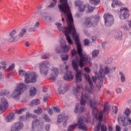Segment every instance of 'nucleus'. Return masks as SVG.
I'll list each match as a JSON object with an SVG mask.
<instances>
[{"instance_id": "f257e3e1", "label": "nucleus", "mask_w": 131, "mask_h": 131, "mask_svg": "<svg viewBox=\"0 0 131 131\" xmlns=\"http://www.w3.org/2000/svg\"><path fill=\"white\" fill-rule=\"evenodd\" d=\"M58 9L60 12L63 13V15H64L65 16H67V22L68 27L62 28V24L59 23H55V25H56L59 31H63L66 37L67 40L70 45H73V41H72L69 35L72 34V36L75 40L77 46V51L78 55H79L80 57V59L76 56V59L72 60V65L73 69L76 71V78L77 81H81V71L78 70V66L82 68V67H84L85 64L91 63V57L82 53V47H81L80 41L79 40L78 34L76 33V30H75V28L74 27L73 17L70 12L69 6H58Z\"/></svg>"}, {"instance_id": "f03ea898", "label": "nucleus", "mask_w": 131, "mask_h": 131, "mask_svg": "<svg viewBox=\"0 0 131 131\" xmlns=\"http://www.w3.org/2000/svg\"><path fill=\"white\" fill-rule=\"evenodd\" d=\"M89 100L90 102V104L91 107L93 108V114L96 117L97 120H99L98 118H99V116H98V109L97 108V106H96V101L90 99V97L86 94H83V93H82V96L80 100V103L82 106H84L86 103V101Z\"/></svg>"}, {"instance_id": "7ed1b4c3", "label": "nucleus", "mask_w": 131, "mask_h": 131, "mask_svg": "<svg viewBox=\"0 0 131 131\" xmlns=\"http://www.w3.org/2000/svg\"><path fill=\"white\" fill-rule=\"evenodd\" d=\"M19 76H25V82L26 83H34L36 82V79L37 78V75L34 72H26L23 70H20L18 71Z\"/></svg>"}, {"instance_id": "20e7f679", "label": "nucleus", "mask_w": 131, "mask_h": 131, "mask_svg": "<svg viewBox=\"0 0 131 131\" xmlns=\"http://www.w3.org/2000/svg\"><path fill=\"white\" fill-rule=\"evenodd\" d=\"M30 117L34 119L32 121V128L33 129H35V128H36V127L39 125L38 131H45V129L43 128V124H40V119H38L37 116L31 114L29 112L27 113L26 118H30Z\"/></svg>"}, {"instance_id": "39448f33", "label": "nucleus", "mask_w": 131, "mask_h": 131, "mask_svg": "<svg viewBox=\"0 0 131 131\" xmlns=\"http://www.w3.org/2000/svg\"><path fill=\"white\" fill-rule=\"evenodd\" d=\"M77 126L79 129H81L82 130H88V126L83 121V117H81L78 119L76 124L69 125L68 127L67 131L74 130Z\"/></svg>"}, {"instance_id": "423d86ee", "label": "nucleus", "mask_w": 131, "mask_h": 131, "mask_svg": "<svg viewBox=\"0 0 131 131\" xmlns=\"http://www.w3.org/2000/svg\"><path fill=\"white\" fill-rule=\"evenodd\" d=\"M26 90V85L23 83H20L17 85L15 90L13 91L12 97L13 99H17L19 98V96Z\"/></svg>"}, {"instance_id": "0eeeda50", "label": "nucleus", "mask_w": 131, "mask_h": 131, "mask_svg": "<svg viewBox=\"0 0 131 131\" xmlns=\"http://www.w3.org/2000/svg\"><path fill=\"white\" fill-rule=\"evenodd\" d=\"M39 68L41 74L48 75L49 73V68H50V62L48 60L41 62L39 64Z\"/></svg>"}, {"instance_id": "6e6552de", "label": "nucleus", "mask_w": 131, "mask_h": 131, "mask_svg": "<svg viewBox=\"0 0 131 131\" xmlns=\"http://www.w3.org/2000/svg\"><path fill=\"white\" fill-rule=\"evenodd\" d=\"M116 69V67L110 68L109 66H106L104 68L102 66L100 67L99 73L100 75L101 78H105V75H107V74H110L112 73Z\"/></svg>"}, {"instance_id": "1a4fd4ad", "label": "nucleus", "mask_w": 131, "mask_h": 131, "mask_svg": "<svg viewBox=\"0 0 131 131\" xmlns=\"http://www.w3.org/2000/svg\"><path fill=\"white\" fill-rule=\"evenodd\" d=\"M98 22V18L96 17H86L85 18L84 25L87 27H91L92 25H93V26L97 25Z\"/></svg>"}, {"instance_id": "9d476101", "label": "nucleus", "mask_w": 131, "mask_h": 131, "mask_svg": "<svg viewBox=\"0 0 131 131\" xmlns=\"http://www.w3.org/2000/svg\"><path fill=\"white\" fill-rule=\"evenodd\" d=\"M104 24L106 26H112L114 23V18L111 14H106L104 15Z\"/></svg>"}, {"instance_id": "9b49d317", "label": "nucleus", "mask_w": 131, "mask_h": 131, "mask_svg": "<svg viewBox=\"0 0 131 131\" xmlns=\"http://www.w3.org/2000/svg\"><path fill=\"white\" fill-rule=\"evenodd\" d=\"M9 36L10 37L8 39L9 42L19 40V37L17 36V30L16 29H13L9 33Z\"/></svg>"}, {"instance_id": "f8f14e48", "label": "nucleus", "mask_w": 131, "mask_h": 131, "mask_svg": "<svg viewBox=\"0 0 131 131\" xmlns=\"http://www.w3.org/2000/svg\"><path fill=\"white\" fill-rule=\"evenodd\" d=\"M120 18L122 20H125L129 17V12L128 9L127 8L124 7L120 10Z\"/></svg>"}, {"instance_id": "ddd939ff", "label": "nucleus", "mask_w": 131, "mask_h": 131, "mask_svg": "<svg viewBox=\"0 0 131 131\" xmlns=\"http://www.w3.org/2000/svg\"><path fill=\"white\" fill-rule=\"evenodd\" d=\"M24 125L22 122H17L13 124L11 127L12 131H20L21 129H23Z\"/></svg>"}, {"instance_id": "4468645a", "label": "nucleus", "mask_w": 131, "mask_h": 131, "mask_svg": "<svg viewBox=\"0 0 131 131\" xmlns=\"http://www.w3.org/2000/svg\"><path fill=\"white\" fill-rule=\"evenodd\" d=\"M9 107V103L6 98L3 97L1 99V102L0 103V111H6Z\"/></svg>"}, {"instance_id": "2eb2a0df", "label": "nucleus", "mask_w": 131, "mask_h": 131, "mask_svg": "<svg viewBox=\"0 0 131 131\" xmlns=\"http://www.w3.org/2000/svg\"><path fill=\"white\" fill-rule=\"evenodd\" d=\"M98 120L99 122H98L97 125L95 127L94 130L99 131L100 129H101V131H107V126L104 124H101L102 120Z\"/></svg>"}, {"instance_id": "dca6fc26", "label": "nucleus", "mask_w": 131, "mask_h": 131, "mask_svg": "<svg viewBox=\"0 0 131 131\" xmlns=\"http://www.w3.org/2000/svg\"><path fill=\"white\" fill-rule=\"evenodd\" d=\"M51 71L52 72L51 74V77L49 78L50 80H55L59 74V71L58 68L52 67L51 68Z\"/></svg>"}, {"instance_id": "f3484780", "label": "nucleus", "mask_w": 131, "mask_h": 131, "mask_svg": "<svg viewBox=\"0 0 131 131\" xmlns=\"http://www.w3.org/2000/svg\"><path fill=\"white\" fill-rule=\"evenodd\" d=\"M110 110V108H109V105L105 103L104 105L103 111H101L98 114V119H99V120H103V114H104V112H108Z\"/></svg>"}, {"instance_id": "a211bd4d", "label": "nucleus", "mask_w": 131, "mask_h": 131, "mask_svg": "<svg viewBox=\"0 0 131 131\" xmlns=\"http://www.w3.org/2000/svg\"><path fill=\"white\" fill-rule=\"evenodd\" d=\"M68 120V117L65 115V114L61 113L59 114L57 118V123H61V122H67Z\"/></svg>"}, {"instance_id": "6ab92c4d", "label": "nucleus", "mask_w": 131, "mask_h": 131, "mask_svg": "<svg viewBox=\"0 0 131 131\" xmlns=\"http://www.w3.org/2000/svg\"><path fill=\"white\" fill-rule=\"evenodd\" d=\"M26 33H27V29L26 28H21L20 32L18 34L19 40H20L22 37H24V36L26 35Z\"/></svg>"}, {"instance_id": "aec40b11", "label": "nucleus", "mask_w": 131, "mask_h": 131, "mask_svg": "<svg viewBox=\"0 0 131 131\" xmlns=\"http://www.w3.org/2000/svg\"><path fill=\"white\" fill-rule=\"evenodd\" d=\"M84 78L86 79V80L88 81L90 85V88L91 89V90L89 91V92L90 93H92V90H93V87L94 86V85H93V82L92 81V79H91V78L90 77V76L88 74H84Z\"/></svg>"}, {"instance_id": "412c9836", "label": "nucleus", "mask_w": 131, "mask_h": 131, "mask_svg": "<svg viewBox=\"0 0 131 131\" xmlns=\"http://www.w3.org/2000/svg\"><path fill=\"white\" fill-rule=\"evenodd\" d=\"M60 45L65 53H68V52L70 51L69 47L67 46L66 41L61 40Z\"/></svg>"}, {"instance_id": "4be33fe9", "label": "nucleus", "mask_w": 131, "mask_h": 131, "mask_svg": "<svg viewBox=\"0 0 131 131\" xmlns=\"http://www.w3.org/2000/svg\"><path fill=\"white\" fill-rule=\"evenodd\" d=\"M73 78H74V76L72 75V73H71V72H69L66 74L64 76V80H69V81L72 80Z\"/></svg>"}, {"instance_id": "5701e85b", "label": "nucleus", "mask_w": 131, "mask_h": 131, "mask_svg": "<svg viewBox=\"0 0 131 131\" xmlns=\"http://www.w3.org/2000/svg\"><path fill=\"white\" fill-rule=\"evenodd\" d=\"M40 104V101L39 99H34L30 103V106L31 107H34V106H37Z\"/></svg>"}, {"instance_id": "b1692460", "label": "nucleus", "mask_w": 131, "mask_h": 131, "mask_svg": "<svg viewBox=\"0 0 131 131\" xmlns=\"http://www.w3.org/2000/svg\"><path fill=\"white\" fill-rule=\"evenodd\" d=\"M36 95V89L34 87H30L29 89V95L31 97H34Z\"/></svg>"}, {"instance_id": "393cba45", "label": "nucleus", "mask_w": 131, "mask_h": 131, "mask_svg": "<svg viewBox=\"0 0 131 131\" xmlns=\"http://www.w3.org/2000/svg\"><path fill=\"white\" fill-rule=\"evenodd\" d=\"M14 116H15L14 113L10 114L6 117L5 119L6 121H7V122H10V121H12V120L14 119Z\"/></svg>"}, {"instance_id": "a878e982", "label": "nucleus", "mask_w": 131, "mask_h": 131, "mask_svg": "<svg viewBox=\"0 0 131 131\" xmlns=\"http://www.w3.org/2000/svg\"><path fill=\"white\" fill-rule=\"evenodd\" d=\"M119 75L120 76L121 82H122V83H124L126 81L125 75L122 72H119Z\"/></svg>"}, {"instance_id": "bb28decb", "label": "nucleus", "mask_w": 131, "mask_h": 131, "mask_svg": "<svg viewBox=\"0 0 131 131\" xmlns=\"http://www.w3.org/2000/svg\"><path fill=\"white\" fill-rule=\"evenodd\" d=\"M26 110H27V107H22L19 110H16V113H17V114H22L23 112H25Z\"/></svg>"}, {"instance_id": "cd10ccee", "label": "nucleus", "mask_w": 131, "mask_h": 131, "mask_svg": "<svg viewBox=\"0 0 131 131\" xmlns=\"http://www.w3.org/2000/svg\"><path fill=\"white\" fill-rule=\"evenodd\" d=\"M34 113H35L36 114H39V115H40V114L42 113V108H41L40 106H38L37 107V110H34Z\"/></svg>"}, {"instance_id": "c85d7f7f", "label": "nucleus", "mask_w": 131, "mask_h": 131, "mask_svg": "<svg viewBox=\"0 0 131 131\" xmlns=\"http://www.w3.org/2000/svg\"><path fill=\"white\" fill-rule=\"evenodd\" d=\"M42 117L43 119L45 120V121L46 122H51V119L50 118H49V116H48V115H47L46 114H43L42 115Z\"/></svg>"}, {"instance_id": "c756f323", "label": "nucleus", "mask_w": 131, "mask_h": 131, "mask_svg": "<svg viewBox=\"0 0 131 131\" xmlns=\"http://www.w3.org/2000/svg\"><path fill=\"white\" fill-rule=\"evenodd\" d=\"M99 54H100V51L98 50H95L93 52L92 56L94 58H96L99 56Z\"/></svg>"}, {"instance_id": "7c9ffc66", "label": "nucleus", "mask_w": 131, "mask_h": 131, "mask_svg": "<svg viewBox=\"0 0 131 131\" xmlns=\"http://www.w3.org/2000/svg\"><path fill=\"white\" fill-rule=\"evenodd\" d=\"M122 36V31H119L117 32L116 34V38H117V39H121Z\"/></svg>"}, {"instance_id": "2f4dec72", "label": "nucleus", "mask_w": 131, "mask_h": 131, "mask_svg": "<svg viewBox=\"0 0 131 131\" xmlns=\"http://www.w3.org/2000/svg\"><path fill=\"white\" fill-rule=\"evenodd\" d=\"M90 3H91L92 5L97 6V5L100 4V0H90Z\"/></svg>"}, {"instance_id": "473e14b6", "label": "nucleus", "mask_w": 131, "mask_h": 131, "mask_svg": "<svg viewBox=\"0 0 131 131\" xmlns=\"http://www.w3.org/2000/svg\"><path fill=\"white\" fill-rule=\"evenodd\" d=\"M80 89H81V86L77 85V88H75L74 89V91H73L74 94L75 95H77V94H78V92H79L78 90H80Z\"/></svg>"}, {"instance_id": "72a5a7b5", "label": "nucleus", "mask_w": 131, "mask_h": 131, "mask_svg": "<svg viewBox=\"0 0 131 131\" xmlns=\"http://www.w3.org/2000/svg\"><path fill=\"white\" fill-rule=\"evenodd\" d=\"M61 58L62 61H68V58H69V56L68 55V54L62 55H61Z\"/></svg>"}, {"instance_id": "f704fd0d", "label": "nucleus", "mask_w": 131, "mask_h": 131, "mask_svg": "<svg viewBox=\"0 0 131 131\" xmlns=\"http://www.w3.org/2000/svg\"><path fill=\"white\" fill-rule=\"evenodd\" d=\"M75 5L76 7H80L81 6H82V2L79 1V0H76L75 2Z\"/></svg>"}, {"instance_id": "c9c22d12", "label": "nucleus", "mask_w": 131, "mask_h": 131, "mask_svg": "<svg viewBox=\"0 0 131 131\" xmlns=\"http://www.w3.org/2000/svg\"><path fill=\"white\" fill-rule=\"evenodd\" d=\"M78 11L79 12H84V11H85V6L82 4L78 8Z\"/></svg>"}, {"instance_id": "e433bc0d", "label": "nucleus", "mask_w": 131, "mask_h": 131, "mask_svg": "<svg viewBox=\"0 0 131 131\" xmlns=\"http://www.w3.org/2000/svg\"><path fill=\"white\" fill-rule=\"evenodd\" d=\"M53 3H51L50 5L49 6V8H54L56 5H57V0H52Z\"/></svg>"}, {"instance_id": "4c0bfd02", "label": "nucleus", "mask_w": 131, "mask_h": 131, "mask_svg": "<svg viewBox=\"0 0 131 131\" xmlns=\"http://www.w3.org/2000/svg\"><path fill=\"white\" fill-rule=\"evenodd\" d=\"M15 68V64L12 63L11 66H10L7 69V71H12V70H14V69Z\"/></svg>"}, {"instance_id": "58836bf2", "label": "nucleus", "mask_w": 131, "mask_h": 131, "mask_svg": "<svg viewBox=\"0 0 131 131\" xmlns=\"http://www.w3.org/2000/svg\"><path fill=\"white\" fill-rule=\"evenodd\" d=\"M53 108L54 112H56V113H60V108L58 107L54 106Z\"/></svg>"}, {"instance_id": "ea45409f", "label": "nucleus", "mask_w": 131, "mask_h": 131, "mask_svg": "<svg viewBox=\"0 0 131 131\" xmlns=\"http://www.w3.org/2000/svg\"><path fill=\"white\" fill-rule=\"evenodd\" d=\"M123 29H124V30H127V31H128V30H130V29L128 27V26H127V24H125L123 25Z\"/></svg>"}, {"instance_id": "a19ab883", "label": "nucleus", "mask_w": 131, "mask_h": 131, "mask_svg": "<svg viewBox=\"0 0 131 131\" xmlns=\"http://www.w3.org/2000/svg\"><path fill=\"white\" fill-rule=\"evenodd\" d=\"M1 65L3 66H2L3 69H6V68H7V66H8V65L5 61H2L1 62Z\"/></svg>"}, {"instance_id": "79ce46f5", "label": "nucleus", "mask_w": 131, "mask_h": 131, "mask_svg": "<svg viewBox=\"0 0 131 131\" xmlns=\"http://www.w3.org/2000/svg\"><path fill=\"white\" fill-rule=\"evenodd\" d=\"M40 17L41 18L42 17H46L47 16V12L44 11H41L40 14Z\"/></svg>"}, {"instance_id": "37998d69", "label": "nucleus", "mask_w": 131, "mask_h": 131, "mask_svg": "<svg viewBox=\"0 0 131 131\" xmlns=\"http://www.w3.org/2000/svg\"><path fill=\"white\" fill-rule=\"evenodd\" d=\"M114 3L116 6H122V3H121L120 1H115Z\"/></svg>"}, {"instance_id": "c03bdc74", "label": "nucleus", "mask_w": 131, "mask_h": 131, "mask_svg": "<svg viewBox=\"0 0 131 131\" xmlns=\"http://www.w3.org/2000/svg\"><path fill=\"white\" fill-rule=\"evenodd\" d=\"M113 111L115 113V114H116L117 113V111L118 110V108H117V106H114L113 107Z\"/></svg>"}, {"instance_id": "a18cd8bd", "label": "nucleus", "mask_w": 131, "mask_h": 131, "mask_svg": "<svg viewBox=\"0 0 131 131\" xmlns=\"http://www.w3.org/2000/svg\"><path fill=\"white\" fill-rule=\"evenodd\" d=\"M41 9V6H38L37 10L35 12V14H38V13L40 12Z\"/></svg>"}, {"instance_id": "49530a36", "label": "nucleus", "mask_w": 131, "mask_h": 131, "mask_svg": "<svg viewBox=\"0 0 131 131\" xmlns=\"http://www.w3.org/2000/svg\"><path fill=\"white\" fill-rule=\"evenodd\" d=\"M94 10H95V8H94L93 7H92V6L88 7V11L90 13L93 12V11H94Z\"/></svg>"}, {"instance_id": "de8ad7c7", "label": "nucleus", "mask_w": 131, "mask_h": 131, "mask_svg": "<svg viewBox=\"0 0 131 131\" xmlns=\"http://www.w3.org/2000/svg\"><path fill=\"white\" fill-rule=\"evenodd\" d=\"M90 43V41L88 39H85L84 40V46H88Z\"/></svg>"}, {"instance_id": "09e8293b", "label": "nucleus", "mask_w": 131, "mask_h": 131, "mask_svg": "<svg viewBox=\"0 0 131 131\" xmlns=\"http://www.w3.org/2000/svg\"><path fill=\"white\" fill-rule=\"evenodd\" d=\"M50 55L49 54H45L41 56L42 59H47L48 57H49Z\"/></svg>"}, {"instance_id": "8fccbe9b", "label": "nucleus", "mask_w": 131, "mask_h": 131, "mask_svg": "<svg viewBox=\"0 0 131 131\" xmlns=\"http://www.w3.org/2000/svg\"><path fill=\"white\" fill-rule=\"evenodd\" d=\"M116 93L118 94H121V92H122V90L121 88H117L116 89Z\"/></svg>"}, {"instance_id": "3c124183", "label": "nucleus", "mask_w": 131, "mask_h": 131, "mask_svg": "<svg viewBox=\"0 0 131 131\" xmlns=\"http://www.w3.org/2000/svg\"><path fill=\"white\" fill-rule=\"evenodd\" d=\"M84 71L87 72V73H90L91 72V70L90 69V68L89 67H85L84 68Z\"/></svg>"}, {"instance_id": "603ef678", "label": "nucleus", "mask_w": 131, "mask_h": 131, "mask_svg": "<svg viewBox=\"0 0 131 131\" xmlns=\"http://www.w3.org/2000/svg\"><path fill=\"white\" fill-rule=\"evenodd\" d=\"M48 113L50 115H53V114H54V112H53V110L51 108H49V110L48 111Z\"/></svg>"}, {"instance_id": "864d4df0", "label": "nucleus", "mask_w": 131, "mask_h": 131, "mask_svg": "<svg viewBox=\"0 0 131 131\" xmlns=\"http://www.w3.org/2000/svg\"><path fill=\"white\" fill-rule=\"evenodd\" d=\"M39 27V22L38 21H36V23H35L34 25V28H35V29L37 28V27Z\"/></svg>"}, {"instance_id": "5fc2aeb1", "label": "nucleus", "mask_w": 131, "mask_h": 131, "mask_svg": "<svg viewBox=\"0 0 131 131\" xmlns=\"http://www.w3.org/2000/svg\"><path fill=\"white\" fill-rule=\"evenodd\" d=\"M50 97V95H48V96H45L43 98V101L44 102H48V98Z\"/></svg>"}, {"instance_id": "6e6d98bb", "label": "nucleus", "mask_w": 131, "mask_h": 131, "mask_svg": "<svg viewBox=\"0 0 131 131\" xmlns=\"http://www.w3.org/2000/svg\"><path fill=\"white\" fill-rule=\"evenodd\" d=\"M58 94H59L60 95H61V94H63V95H64V94H65V92H63V91H62V90H61V89H60V88H58Z\"/></svg>"}, {"instance_id": "4d7b16f0", "label": "nucleus", "mask_w": 131, "mask_h": 131, "mask_svg": "<svg viewBox=\"0 0 131 131\" xmlns=\"http://www.w3.org/2000/svg\"><path fill=\"white\" fill-rule=\"evenodd\" d=\"M116 131H121V127L119 125H117L116 126Z\"/></svg>"}, {"instance_id": "13d9d810", "label": "nucleus", "mask_w": 131, "mask_h": 131, "mask_svg": "<svg viewBox=\"0 0 131 131\" xmlns=\"http://www.w3.org/2000/svg\"><path fill=\"white\" fill-rule=\"evenodd\" d=\"M63 90L64 92H67V91L69 90V86H68V85H66L63 88Z\"/></svg>"}, {"instance_id": "bf43d9fd", "label": "nucleus", "mask_w": 131, "mask_h": 131, "mask_svg": "<svg viewBox=\"0 0 131 131\" xmlns=\"http://www.w3.org/2000/svg\"><path fill=\"white\" fill-rule=\"evenodd\" d=\"M71 53H72V56H76L77 52L75 50H72Z\"/></svg>"}, {"instance_id": "052dcab7", "label": "nucleus", "mask_w": 131, "mask_h": 131, "mask_svg": "<svg viewBox=\"0 0 131 131\" xmlns=\"http://www.w3.org/2000/svg\"><path fill=\"white\" fill-rule=\"evenodd\" d=\"M78 107H79V104H77L75 110V112L76 113H77L78 112Z\"/></svg>"}, {"instance_id": "680f3d73", "label": "nucleus", "mask_w": 131, "mask_h": 131, "mask_svg": "<svg viewBox=\"0 0 131 131\" xmlns=\"http://www.w3.org/2000/svg\"><path fill=\"white\" fill-rule=\"evenodd\" d=\"M83 111H84V108L82 107H80L79 110V112L80 113H82V112H83Z\"/></svg>"}, {"instance_id": "e2e57ef3", "label": "nucleus", "mask_w": 131, "mask_h": 131, "mask_svg": "<svg viewBox=\"0 0 131 131\" xmlns=\"http://www.w3.org/2000/svg\"><path fill=\"white\" fill-rule=\"evenodd\" d=\"M6 95H7V93L4 91L0 92V96H5Z\"/></svg>"}, {"instance_id": "0e129e2a", "label": "nucleus", "mask_w": 131, "mask_h": 131, "mask_svg": "<svg viewBox=\"0 0 131 131\" xmlns=\"http://www.w3.org/2000/svg\"><path fill=\"white\" fill-rule=\"evenodd\" d=\"M92 80H93V82L96 83V82H97V78H96L94 76H92Z\"/></svg>"}, {"instance_id": "69168bd1", "label": "nucleus", "mask_w": 131, "mask_h": 131, "mask_svg": "<svg viewBox=\"0 0 131 131\" xmlns=\"http://www.w3.org/2000/svg\"><path fill=\"white\" fill-rule=\"evenodd\" d=\"M35 28H34V27H33V28H30L29 29V31H30V32H32V31H34V30H35Z\"/></svg>"}, {"instance_id": "338daca9", "label": "nucleus", "mask_w": 131, "mask_h": 131, "mask_svg": "<svg viewBox=\"0 0 131 131\" xmlns=\"http://www.w3.org/2000/svg\"><path fill=\"white\" fill-rule=\"evenodd\" d=\"M101 46H102L103 49H105V48H106V42H102Z\"/></svg>"}, {"instance_id": "774afa93", "label": "nucleus", "mask_w": 131, "mask_h": 131, "mask_svg": "<svg viewBox=\"0 0 131 131\" xmlns=\"http://www.w3.org/2000/svg\"><path fill=\"white\" fill-rule=\"evenodd\" d=\"M128 25L129 28H131V20H128Z\"/></svg>"}]
</instances>
